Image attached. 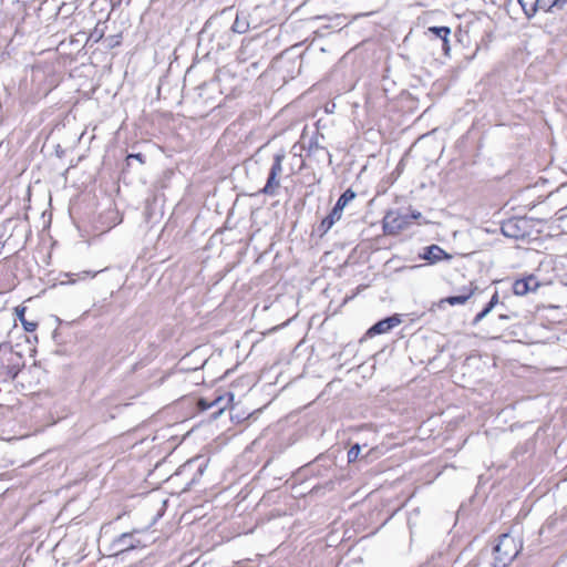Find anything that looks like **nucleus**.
Returning a JSON list of instances; mask_svg holds the SVG:
<instances>
[{
	"mask_svg": "<svg viewBox=\"0 0 567 567\" xmlns=\"http://www.w3.org/2000/svg\"><path fill=\"white\" fill-rule=\"evenodd\" d=\"M484 317L480 313L476 315V317L474 318V324L478 323L481 320H483Z\"/></svg>",
	"mask_w": 567,
	"mask_h": 567,
	"instance_id": "5701e85b",
	"label": "nucleus"
},
{
	"mask_svg": "<svg viewBox=\"0 0 567 567\" xmlns=\"http://www.w3.org/2000/svg\"><path fill=\"white\" fill-rule=\"evenodd\" d=\"M511 227H513V223H507L506 225L503 226L502 230L506 236H514L513 234L509 233Z\"/></svg>",
	"mask_w": 567,
	"mask_h": 567,
	"instance_id": "412c9836",
	"label": "nucleus"
},
{
	"mask_svg": "<svg viewBox=\"0 0 567 567\" xmlns=\"http://www.w3.org/2000/svg\"><path fill=\"white\" fill-rule=\"evenodd\" d=\"M426 33L429 35H432L434 39L440 40L441 41L442 50L445 53L449 52V50H450L449 35L451 33L450 28H447V27H432V28L427 29Z\"/></svg>",
	"mask_w": 567,
	"mask_h": 567,
	"instance_id": "39448f33",
	"label": "nucleus"
},
{
	"mask_svg": "<svg viewBox=\"0 0 567 567\" xmlns=\"http://www.w3.org/2000/svg\"><path fill=\"white\" fill-rule=\"evenodd\" d=\"M342 212L341 209H338L337 206L333 207V209L331 210V213L322 219L320 226H319V230L322 233V234H326L328 233V230L331 229V227L340 220L341 216H342Z\"/></svg>",
	"mask_w": 567,
	"mask_h": 567,
	"instance_id": "0eeeda50",
	"label": "nucleus"
},
{
	"mask_svg": "<svg viewBox=\"0 0 567 567\" xmlns=\"http://www.w3.org/2000/svg\"><path fill=\"white\" fill-rule=\"evenodd\" d=\"M520 539L512 534H503L494 548V567H506L522 549Z\"/></svg>",
	"mask_w": 567,
	"mask_h": 567,
	"instance_id": "f257e3e1",
	"label": "nucleus"
},
{
	"mask_svg": "<svg viewBox=\"0 0 567 567\" xmlns=\"http://www.w3.org/2000/svg\"><path fill=\"white\" fill-rule=\"evenodd\" d=\"M131 158L137 159L142 164L144 163L143 155L141 153L128 155L127 161H130Z\"/></svg>",
	"mask_w": 567,
	"mask_h": 567,
	"instance_id": "aec40b11",
	"label": "nucleus"
},
{
	"mask_svg": "<svg viewBox=\"0 0 567 567\" xmlns=\"http://www.w3.org/2000/svg\"><path fill=\"white\" fill-rule=\"evenodd\" d=\"M419 216H420V213L413 215L414 218H417Z\"/></svg>",
	"mask_w": 567,
	"mask_h": 567,
	"instance_id": "b1692460",
	"label": "nucleus"
},
{
	"mask_svg": "<svg viewBox=\"0 0 567 567\" xmlns=\"http://www.w3.org/2000/svg\"><path fill=\"white\" fill-rule=\"evenodd\" d=\"M248 24L245 21H241L239 17L236 18L233 24V31L237 33H245L247 31Z\"/></svg>",
	"mask_w": 567,
	"mask_h": 567,
	"instance_id": "dca6fc26",
	"label": "nucleus"
},
{
	"mask_svg": "<svg viewBox=\"0 0 567 567\" xmlns=\"http://www.w3.org/2000/svg\"><path fill=\"white\" fill-rule=\"evenodd\" d=\"M473 292L474 290L471 289L466 295L447 297L443 301L451 306L464 305L472 297Z\"/></svg>",
	"mask_w": 567,
	"mask_h": 567,
	"instance_id": "4468645a",
	"label": "nucleus"
},
{
	"mask_svg": "<svg viewBox=\"0 0 567 567\" xmlns=\"http://www.w3.org/2000/svg\"><path fill=\"white\" fill-rule=\"evenodd\" d=\"M422 258L431 264L441 261L442 259H451V256L446 254L440 246L432 245L425 248Z\"/></svg>",
	"mask_w": 567,
	"mask_h": 567,
	"instance_id": "423d86ee",
	"label": "nucleus"
},
{
	"mask_svg": "<svg viewBox=\"0 0 567 567\" xmlns=\"http://www.w3.org/2000/svg\"><path fill=\"white\" fill-rule=\"evenodd\" d=\"M284 159H285L284 153H278L275 155L274 163H272L270 172H269L270 175H274L277 177H279L281 175Z\"/></svg>",
	"mask_w": 567,
	"mask_h": 567,
	"instance_id": "f8f14e48",
	"label": "nucleus"
},
{
	"mask_svg": "<svg viewBox=\"0 0 567 567\" xmlns=\"http://www.w3.org/2000/svg\"><path fill=\"white\" fill-rule=\"evenodd\" d=\"M498 303V293L495 292L493 295V297L491 298L489 302H488V307H491L492 309Z\"/></svg>",
	"mask_w": 567,
	"mask_h": 567,
	"instance_id": "6ab92c4d",
	"label": "nucleus"
},
{
	"mask_svg": "<svg viewBox=\"0 0 567 567\" xmlns=\"http://www.w3.org/2000/svg\"><path fill=\"white\" fill-rule=\"evenodd\" d=\"M131 538V535L130 534H123L120 538H118V543L121 545H123V548L122 550L124 549H130V548H134V545L132 543H128V539Z\"/></svg>",
	"mask_w": 567,
	"mask_h": 567,
	"instance_id": "f3484780",
	"label": "nucleus"
},
{
	"mask_svg": "<svg viewBox=\"0 0 567 567\" xmlns=\"http://www.w3.org/2000/svg\"><path fill=\"white\" fill-rule=\"evenodd\" d=\"M518 2L527 18L534 17L540 10L539 0H518Z\"/></svg>",
	"mask_w": 567,
	"mask_h": 567,
	"instance_id": "6e6552de",
	"label": "nucleus"
},
{
	"mask_svg": "<svg viewBox=\"0 0 567 567\" xmlns=\"http://www.w3.org/2000/svg\"><path fill=\"white\" fill-rule=\"evenodd\" d=\"M16 313L25 331L32 332L37 329L38 324L35 322L28 321L27 318H24V313H25L24 307H17Z\"/></svg>",
	"mask_w": 567,
	"mask_h": 567,
	"instance_id": "9d476101",
	"label": "nucleus"
},
{
	"mask_svg": "<svg viewBox=\"0 0 567 567\" xmlns=\"http://www.w3.org/2000/svg\"><path fill=\"white\" fill-rule=\"evenodd\" d=\"M401 323V319L398 316H392L389 318H385L383 320H380L374 326H372L368 330V334L374 336V334H381L390 331L394 327L399 326Z\"/></svg>",
	"mask_w": 567,
	"mask_h": 567,
	"instance_id": "20e7f679",
	"label": "nucleus"
},
{
	"mask_svg": "<svg viewBox=\"0 0 567 567\" xmlns=\"http://www.w3.org/2000/svg\"><path fill=\"white\" fill-rule=\"evenodd\" d=\"M100 271H82L81 274L78 275L79 279L80 280H83L85 279L86 277H91V278H94Z\"/></svg>",
	"mask_w": 567,
	"mask_h": 567,
	"instance_id": "a211bd4d",
	"label": "nucleus"
},
{
	"mask_svg": "<svg viewBox=\"0 0 567 567\" xmlns=\"http://www.w3.org/2000/svg\"><path fill=\"white\" fill-rule=\"evenodd\" d=\"M361 452V446L359 444H354L348 452V462L353 463L358 460L359 454Z\"/></svg>",
	"mask_w": 567,
	"mask_h": 567,
	"instance_id": "2eb2a0df",
	"label": "nucleus"
},
{
	"mask_svg": "<svg viewBox=\"0 0 567 567\" xmlns=\"http://www.w3.org/2000/svg\"><path fill=\"white\" fill-rule=\"evenodd\" d=\"M408 225L406 217L396 212H389L383 219V228L386 234H396Z\"/></svg>",
	"mask_w": 567,
	"mask_h": 567,
	"instance_id": "f03ea898",
	"label": "nucleus"
},
{
	"mask_svg": "<svg viewBox=\"0 0 567 567\" xmlns=\"http://www.w3.org/2000/svg\"><path fill=\"white\" fill-rule=\"evenodd\" d=\"M539 287V282L533 276L518 279L514 282L513 291L517 296H525L530 291H535Z\"/></svg>",
	"mask_w": 567,
	"mask_h": 567,
	"instance_id": "7ed1b4c3",
	"label": "nucleus"
},
{
	"mask_svg": "<svg viewBox=\"0 0 567 567\" xmlns=\"http://www.w3.org/2000/svg\"><path fill=\"white\" fill-rule=\"evenodd\" d=\"M492 311V308L486 306L482 311L481 315L485 318L489 312Z\"/></svg>",
	"mask_w": 567,
	"mask_h": 567,
	"instance_id": "4be33fe9",
	"label": "nucleus"
},
{
	"mask_svg": "<svg viewBox=\"0 0 567 567\" xmlns=\"http://www.w3.org/2000/svg\"><path fill=\"white\" fill-rule=\"evenodd\" d=\"M540 2V10L545 12L553 11L554 8L563 9L564 6L567 3V0H539Z\"/></svg>",
	"mask_w": 567,
	"mask_h": 567,
	"instance_id": "9b49d317",
	"label": "nucleus"
},
{
	"mask_svg": "<svg viewBox=\"0 0 567 567\" xmlns=\"http://www.w3.org/2000/svg\"><path fill=\"white\" fill-rule=\"evenodd\" d=\"M355 198V193L352 189H347L338 199L336 206L338 209L343 210L344 207Z\"/></svg>",
	"mask_w": 567,
	"mask_h": 567,
	"instance_id": "ddd939ff",
	"label": "nucleus"
},
{
	"mask_svg": "<svg viewBox=\"0 0 567 567\" xmlns=\"http://www.w3.org/2000/svg\"><path fill=\"white\" fill-rule=\"evenodd\" d=\"M280 186L279 177L270 175L268 176L267 183L265 187L261 189V193L266 195H275Z\"/></svg>",
	"mask_w": 567,
	"mask_h": 567,
	"instance_id": "1a4fd4ad",
	"label": "nucleus"
}]
</instances>
